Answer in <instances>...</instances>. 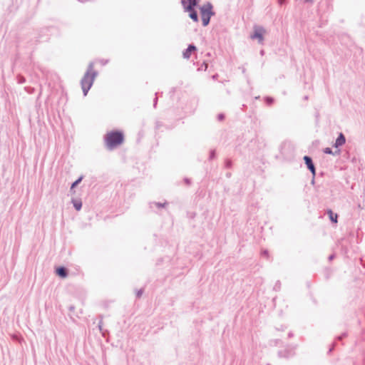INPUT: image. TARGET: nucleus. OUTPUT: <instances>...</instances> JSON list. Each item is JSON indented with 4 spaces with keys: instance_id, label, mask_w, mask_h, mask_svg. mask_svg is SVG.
Returning <instances> with one entry per match:
<instances>
[{
    "instance_id": "1",
    "label": "nucleus",
    "mask_w": 365,
    "mask_h": 365,
    "mask_svg": "<svg viewBox=\"0 0 365 365\" xmlns=\"http://www.w3.org/2000/svg\"><path fill=\"white\" fill-rule=\"evenodd\" d=\"M97 76L98 73L93 70V63L91 62L81 80V86L84 96L88 94Z\"/></svg>"
},
{
    "instance_id": "2",
    "label": "nucleus",
    "mask_w": 365,
    "mask_h": 365,
    "mask_svg": "<svg viewBox=\"0 0 365 365\" xmlns=\"http://www.w3.org/2000/svg\"><path fill=\"white\" fill-rule=\"evenodd\" d=\"M106 145L109 149H113L123 142V133L120 131H111L104 137Z\"/></svg>"
},
{
    "instance_id": "3",
    "label": "nucleus",
    "mask_w": 365,
    "mask_h": 365,
    "mask_svg": "<svg viewBox=\"0 0 365 365\" xmlns=\"http://www.w3.org/2000/svg\"><path fill=\"white\" fill-rule=\"evenodd\" d=\"M202 23L203 26H207L210 21V19L215 14L213 11L212 4L207 1L200 7Z\"/></svg>"
},
{
    "instance_id": "4",
    "label": "nucleus",
    "mask_w": 365,
    "mask_h": 365,
    "mask_svg": "<svg viewBox=\"0 0 365 365\" xmlns=\"http://www.w3.org/2000/svg\"><path fill=\"white\" fill-rule=\"evenodd\" d=\"M266 31L263 26H255L254 27V33L251 35V38L257 39L259 43H262L264 41L263 35Z\"/></svg>"
},
{
    "instance_id": "5",
    "label": "nucleus",
    "mask_w": 365,
    "mask_h": 365,
    "mask_svg": "<svg viewBox=\"0 0 365 365\" xmlns=\"http://www.w3.org/2000/svg\"><path fill=\"white\" fill-rule=\"evenodd\" d=\"M294 347H286L284 349L278 351L277 354L279 358L289 359L295 354Z\"/></svg>"
},
{
    "instance_id": "6",
    "label": "nucleus",
    "mask_w": 365,
    "mask_h": 365,
    "mask_svg": "<svg viewBox=\"0 0 365 365\" xmlns=\"http://www.w3.org/2000/svg\"><path fill=\"white\" fill-rule=\"evenodd\" d=\"M303 159L307 169L311 172L312 175L316 176V168L312 158L308 155H305Z\"/></svg>"
},
{
    "instance_id": "7",
    "label": "nucleus",
    "mask_w": 365,
    "mask_h": 365,
    "mask_svg": "<svg viewBox=\"0 0 365 365\" xmlns=\"http://www.w3.org/2000/svg\"><path fill=\"white\" fill-rule=\"evenodd\" d=\"M196 6L192 7H185L183 8L184 11L189 13V17L194 21V22H198L199 18L197 13L195 10Z\"/></svg>"
},
{
    "instance_id": "8",
    "label": "nucleus",
    "mask_w": 365,
    "mask_h": 365,
    "mask_svg": "<svg viewBox=\"0 0 365 365\" xmlns=\"http://www.w3.org/2000/svg\"><path fill=\"white\" fill-rule=\"evenodd\" d=\"M197 50V47L194 44L188 45L187 48L182 52V56L185 59H189L191 56V53Z\"/></svg>"
},
{
    "instance_id": "9",
    "label": "nucleus",
    "mask_w": 365,
    "mask_h": 365,
    "mask_svg": "<svg viewBox=\"0 0 365 365\" xmlns=\"http://www.w3.org/2000/svg\"><path fill=\"white\" fill-rule=\"evenodd\" d=\"M200 0H181L180 3L182 8L197 6Z\"/></svg>"
},
{
    "instance_id": "10",
    "label": "nucleus",
    "mask_w": 365,
    "mask_h": 365,
    "mask_svg": "<svg viewBox=\"0 0 365 365\" xmlns=\"http://www.w3.org/2000/svg\"><path fill=\"white\" fill-rule=\"evenodd\" d=\"M345 143H346V138L342 133H340L336 139L334 146L335 148H338L339 146L343 145Z\"/></svg>"
},
{
    "instance_id": "11",
    "label": "nucleus",
    "mask_w": 365,
    "mask_h": 365,
    "mask_svg": "<svg viewBox=\"0 0 365 365\" xmlns=\"http://www.w3.org/2000/svg\"><path fill=\"white\" fill-rule=\"evenodd\" d=\"M56 273L58 276L65 278L68 276V270L64 267H58L56 269Z\"/></svg>"
},
{
    "instance_id": "12",
    "label": "nucleus",
    "mask_w": 365,
    "mask_h": 365,
    "mask_svg": "<svg viewBox=\"0 0 365 365\" xmlns=\"http://www.w3.org/2000/svg\"><path fill=\"white\" fill-rule=\"evenodd\" d=\"M327 212L331 222L334 223H336L338 222V215L336 213H334V212L330 209H329Z\"/></svg>"
},
{
    "instance_id": "13",
    "label": "nucleus",
    "mask_w": 365,
    "mask_h": 365,
    "mask_svg": "<svg viewBox=\"0 0 365 365\" xmlns=\"http://www.w3.org/2000/svg\"><path fill=\"white\" fill-rule=\"evenodd\" d=\"M72 203L75 209L79 211L82 207V202L80 200L72 199Z\"/></svg>"
},
{
    "instance_id": "14",
    "label": "nucleus",
    "mask_w": 365,
    "mask_h": 365,
    "mask_svg": "<svg viewBox=\"0 0 365 365\" xmlns=\"http://www.w3.org/2000/svg\"><path fill=\"white\" fill-rule=\"evenodd\" d=\"M167 205V202L161 203V202H151L150 203V207L153 208V206L155 205L157 208L165 207Z\"/></svg>"
},
{
    "instance_id": "15",
    "label": "nucleus",
    "mask_w": 365,
    "mask_h": 365,
    "mask_svg": "<svg viewBox=\"0 0 365 365\" xmlns=\"http://www.w3.org/2000/svg\"><path fill=\"white\" fill-rule=\"evenodd\" d=\"M16 80L17 83L19 84H23L26 82V78L21 75H18L16 76Z\"/></svg>"
},
{
    "instance_id": "16",
    "label": "nucleus",
    "mask_w": 365,
    "mask_h": 365,
    "mask_svg": "<svg viewBox=\"0 0 365 365\" xmlns=\"http://www.w3.org/2000/svg\"><path fill=\"white\" fill-rule=\"evenodd\" d=\"M83 176L79 177L76 180H75L72 184L71 188L73 189L76 187L82 180Z\"/></svg>"
},
{
    "instance_id": "17",
    "label": "nucleus",
    "mask_w": 365,
    "mask_h": 365,
    "mask_svg": "<svg viewBox=\"0 0 365 365\" xmlns=\"http://www.w3.org/2000/svg\"><path fill=\"white\" fill-rule=\"evenodd\" d=\"M281 289V282L279 280H277L275 283V284L274 285V287H273V289L275 291V292H279Z\"/></svg>"
},
{
    "instance_id": "18",
    "label": "nucleus",
    "mask_w": 365,
    "mask_h": 365,
    "mask_svg": "<svg viewBox=\"0 0 365 365\" xmlns=\"http://www.w3.org/2000/svg\"><path fill=\"white\" fill-rule=\"evenodd\" d=\"M264 101L268 106H270L273 103L274 98L272 97L267 96L264 98Z\"/></svg>"
},
{
    "instance_id": "19",
    "label": "nucleus",
    "mask_w": 365,
    "mask_h": 365,
    "mask_svg": "<svg viewBox=\"0 0 365 365\" xmlns=\"http://www.w3.org/2000/svg\"><path fill=\"white\" fill-rule=\"evenodd\" d=\"M232 165V163L231 160H230V159L225 160V167L226 168H231Z\"/></svg>"
},
{
    "instance_id": "20",
    "label": "nucleus",
    "mask_w": 365,
    "mask_h": 365,
    "mask_svg": "<svg viewBox=\"0 0 365 365\" xmlns=\"http://www.w3.org/2000/svg\"><path fill=\"white\" fill-rule=\"evenodd\" d=\"M24 90L29 94H32L34 93L35 89L30 86L24 87Z\"/></svg>"
},
{
    "instance_id": "21",
    "label": "nucleus",
    "mask_w": 365,
    "mask_h": 365,
    "mask_svg": "<svg viewBox=\"0 0 365 365\" xmlns=\"http://www.w3.org/2000/svg\"><path fill=\"white\" fill-rule=\"evenodd\" d=\"M216 153L215 150H211L210 151L209 160H212L215 158Z\"/></svg>"
},
{
    "instance_id": "22",
    "label": "nucleus",
    "mask_w": 365,
    "mask_h": 365,
    "mask_svg": "<svg viewBox=\"0 0 365 365\" xmlns=\"http://www.w3.org/2000/svg\"><path fill=\"white\" fill-rule=\"evenodd\" d=\"M324 153L326 154H329V155H335V153H333L331 148H326L324 150Z\"/></svg>"
},
{
    "instance_id": "23",
    "label": "nucleus",
    "mask_w": 365,
    "mask_h": 365,
    "mask_svg": "<svg viewBox=\"0 0 365 365\" xmlns=\"http://www.w3.org/2000/svg\"><path fill=\"white\" fill-rule=\"evenodd\" d=\"M261 255L262 256L266 257L267 258L269 257V252L267 250H262Z\"/></svg>"
},
{
    "instance_id": "24",
    "label": "nucleus",
    "mask_w": 365,
    "mask_h": 365,
    "mask_svg": "<svg viewBox=\"0 0 365 365\" xmlns=\"http://www.w3.org/2000/svg\"><path fill=\"white\" fill-rule=\"evenodd\" d=\"M143 293V289L137 290V292H136V297L137 298H140L142 296Z\"/></svg>"
},
{
    "instance_id": "25",
    "label": "nucleus",
    "mask_w": 365,
    "mask_h": 365,
    "mask_svg": "<svg viewBox=\"0 0 365 365\" xmlns=\"http://www.w3.org/2000/svg\"><path fill=\"white\" fill-rule=\"evenodd\" d=\"M157 93H155V97L153 100V107L156 108L157 103H158V97H157Z\"/></svg>"
},
{
    "instance_id": "26",
    "label": "nucleus",
    "mask_w": 365,
    "mask_h": 365,
    "mask_svg": "<svg viewBox=\"0 0 365 365\" xmlns=\"http://www.w3.org/2000/svg\"><path fill=\"white\" fill-rule=\"evenodd\" d=\"M224 118H225V115H224V114H222V113H220V114H218V115H217V119H218L219 120H222Z\"/></svg>"
},
{
    "instance_id": "27",
    "label": "nucleus",
    "mask_w": 365,
    "mask_h": 365,
    "mask_svg": "<svg viewBox=\"0 0 365 365\" xmlns=\"http://www.w3.org/2000/svg\"><path fill=\"white\" fill-rule=\"evenodd\" d=\"M184 181H185V182L187 185H190V183H191V180H190V179H189V178H184Z\"/></svg>"
},
{
    "instance_id": "28",
    "label": "nucleus",
    "mask_w": 365,
    "mask_h": 365,
    "mask_svg": "<svg viewBox=\"0 0 365 365\" xmlns=\"http://www.w3.org/2000/svg\"><path fill=\"white\" fill-rule=\"evenodd\" d=\"M278 3L279 5H283L286 3V0H278Z\"/></svg>"
},
{
    "instance_id": "29",
    "label": "nucleus",
    "mask_w": 365,
    "mask_h": 365,
    "mask_svg": "<svg viewBox=\"0 0 365 365\" xmlns=\"http://www.w3.org/2000/svg\"><path fill=\"white\" fill-rule=\"evenodd\" d=\"M335 255H331L329 257V261H331L334 258Z\"/></svg>"
},
{
    "instance_id": "30",
    "label": "nucleus",
    "mask_w": 365,
    "mask_h": 365,
    "mask_svg": "<svg viewBox=\"0 0 365 365\" xmlns=\"http://www.w3.org/2000/svg\"><path fill=\"white\" fill-rule=\"evenodd\" d=\"M341 336L344 338V337H346L347 336V332H344L341 334Z\"/></svg>"
},
{
    "instance_id": "31",
    "label": "nucleus",
    "mask_w": 365,
    "mask_h": 365,
    "mask_svg": "<svg viewBox=\"0 0 365 365\" xmlns=\"http://www.w3.org/2000/svg\"><path fill=\"white\" fill-rule=\"evenodd\" d=\"M294 336V334L292 331H289L288 334V337L292 338Z\"/></svg>"
},
{
    "instance_id": "32",
    "label": "nucleus",
    "mask_w": 365,
    "mask_h": 365,
    "mask_svg": "<svg viewBox=\"0 0 365 365\" xmlns=\"http://www.w3.org/2000/svg\"><path fill=\"white\" fill-rule=\"evenodd\" d=\"M108 62V60H105V61H104V60H102V61H101V63H102L103 65H106Z\"/></svg>"
},
{
    "instance_id": "33",
    "label": "nucleus",
    "mask_w": 365,
    "mask_h": 365,
    "mask_svg": "<svg viewBox=\"0 0 365 365\" xmlns=\"http://www.w3.org/2000/svg\"><path fill=\"white\" fill-rule=\"evenodd\" d=\"M334 344H335L334 343L332 344V346H331V347L329 349V353H330V352H331V351H332V350H333V349H334Z\"/></svg>"
},
{
    "instance_id": "34",
    "label": "nucleus",
    "mask_w": 365,
    "mask_h": 365,
    "mask_svg": "<svg viewBox=\"0 0 365 365\" xmlns=\"http://www.w3.org/2000/svg\"><path fill=\"white\" fill-rule=\"evenodd\" d=\"M286 329L285 327L282 326L280 329H277V330L284 331Z\"/></svg>"
},
{
    "instance_id": "35",
    "label": "nucleus",
    "mask_w": 365,
    "mask_h": 365,
    "mask_svg": "<svg viewBox=\"0 0 365 365\" xmlns=\"http://www.w3.org/2000/svg\"><path fill=\"white\" fill-rule=\"evenodd\" d=\"M314 179H315V176L312 175V184L314 183Z\"/></svg>"
},
{
    "instance_id": "36",
    "label": "nucleus",
    "mask_w": 365,
    "mask_h": 365,
    "mask_svg": "<svg viewBox=\"0 0 365 365\" xmlns=\"http://www.w3.org/2000/svg\"><path fill=\"white\" fill-rule=\"evenodd\" d=\"M344 339V338H343V337H341V335L336 337V339H337V340H341V339Z\"/></svg>"
},
{
    "instance_id": "37",
    "label": "nucleus",
    "mask_w": 365,
    "mask_h": 365,
    "mask_svg": "<svg viewBox=\"0 0 365 365\" xmlns=\"http://www.w3.org/2000/svg\"><path fill=\"white\" fill-rule=\"evenodd\" d=\"M313 1L314 0H304V2H310V3H313Z\"/></svg>"
},
{
    "instance_id": "38",
    "label": "nucleus",
    "mask_w": 365,
    "mask_h": 365,
    "mask_svg": "<svg viewBox=\"0 0 365 365\" xmlns=\"http://www.w3.org/2000/svg\"><path fill=\"white\" fill-rule=\"evenodd\" d=\"M260 54H261V55H264V50H261V51H260Z\"/></svg>"
},
{
    "instance_id": "39",
    "label": "nucleus",
    "mask_w": 365,
    "mask_h": 365,
    "mask_svg": "<svg viewBox=\"0 0 365 365\" xmlns=\"http://www.w3.org/2000/svg\"><path fill=\"white\" fill-rule=\"evenodd\" d=\"M304 100H307V99H308V96H305L304 97Z\"/></svg>"
},
{
    "instance_id": "40",
    "label": "nucleus",
    "mask_w": 365,
    "mask_h": 365,
    "mask_svg": "<svg viewBox=\"0 0 365 365\" xmlns=\"http://www.w3.org/2000/svg\"><path fill=\"white\" fill-rule=\"evenodd\" d=\"M98 327H99L100 330H101V324L98 325Z\"/></svg>"
},
{
    "instance_id": "41",
    "label": "nucleus",
    "mask_w": 365,
    "mask_h": 365,
    "mask_svg": "<svg viewBox=\"0 0 365 365\" xmlns=\"http://www.w3.org/2000/svg\"><path fill=\"white\" fill-rule=\"evenodd\" d=\"M204 65H205V69L207 68V64L204 63Z\"/></svg>"
},
{
    "instance_id": "42",
    "label": "nucleus",
    "mask_w": 365,
    "mask_h": 365,
    "mask_svg": "<svg viewBox=\"0 0 365 365\" xmlns=\"http://www.w3.org/2000/svg\"><path fill=\"white\" fill-rule=\"evenodd\" d=\"M226 175H227V177H230V173H227Z\"/></svg>"
}]
</instances>
